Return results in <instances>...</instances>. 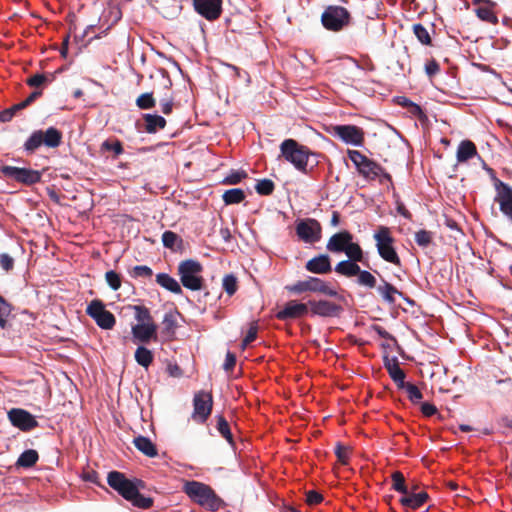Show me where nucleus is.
I'll use <instances>...</instances> for the list:
<instances>
[{"instance_id":"obj_11","label":"nucleus","mask_w":512,"mask_h":512,"mask_svg":"<svg viewBox=\"0 0 512 512\" xmlns=\"http://www.w3.org/2000/svg\"><path fill=\"white\" fill-rule=\"evenodd\" d=\"M213 408V397L210 392L199 391L193 398L192 418L198 423H205L211 415Z\"/></svg>"},{"instance_id":"obj_4","label":"nucleus","mask_w":512,"mask_h":512,"mask_svg":"<svg viewBox=\"0 0 512 512\" xmlns=\"http://www.w3.org/2000/svg\"><path fill=\"white\" fill-rule=\"evenodd\" d=\"M62 132L55 127H49L46 131H34L24 143L27 154H33L42 145L48 148H57L62 143Z\"/></svg>"},{"instance_id":"obj_59","label":"nucleus","mask_w":512,"mask_h":512,"mask_svg":"<svg viewBox=\"0 0 512 512\" xmlns=\"http://www.w3.org/2000/svg\"><path fill=\"white\" fill-rule=\"evenodd\" d=\"M335 454L342 464H347L349 459V449L346 446L338 443L335 448Z\"/></svg>"},{"instance_id":"obj_17","label":"nucleus","mask_w":512,"mask_h":512,"mask_svg":"<svg viewBox=\"0 0 512 512\" xmlns=\"http://www.w3.org/2000/svg\"><path fill=\"white\" fill-rule=\"evenodd\" d=\"M308 307V303H299L291 300L285 304L282 310L277 312L276 318L282 321L301 318L308 313Z\"/></svg>"},{"instance_id":"obj_5","label":"nucleus","mask_w":512,"mask_h":512,"mask_svg":"<svg viewBox=\"0 0 512 512\" xmlns=\"http://www.w3.org/2000/svg\"><path fill=\"white\" fill-rule=\"evenodd\" d=\"M373 238L376 242V248L379 256L396 266H401V260L394 247L395 239L391 230L387 226H379L375 231Z\"/></svg>"},{"instance_id":"obj_56","label":"nucleus","mask_w":512,"mask_h":512,"mask_svg":"<svg viewBox=\"0 0 512 512\" xmlns=\"http://www.w3.org/2000/svg\"><path fill=\"white\" fill-rule=\"evenodd\" d=\"M159 105L163 114L170 115L174 108V98L172 96L164 97L160 99Z\"/></svg>"},{"instance_id":"obj_34","label":"nucleus","mask_w":512,"mask_h":512,"mask_svg":"<svg viewBox=\"0 0 512 512\" xmlns=\"http://www.w3.org/2000/svg\"><path fill=\"white\" fill-rule=\"evenodd\" d=\"M495 5H496L495 2H491L490 4L479 6L475 10L476 15L483 21H486L491 24H497L498 18L493 11V8L495 7Z\"/></svg>"},{"instance_id":"obj_52","label":"nucleus","mask_w":512,"mask_h":512,"mask_svg":"<svg viewBox=\"0 0 512 512\" xmlns=\"http://www.w3.org/2000/svg\"><path fill=\"white\" fill-rule=\"evenodd\" d=\"M105 280L112 290L117 291L120 289L122 278L119 273L115 272L114 270H109L105 273Z\"/></svg>"},{"instance_id":"obj_15","label":"nucleus","mask_w":512,"mask_h":512,"mask_svg":"<svg viewBox=\"0 0 512 512\" xmlns=\"http://www.w3.org/2000/svg\"><path fill=\"white\" fill-rule=\"evenodd\" d=\"M7 417L10 423L23 432H28L38 427V421L25 409L12 408L8 411Z\"/></svg>"},{"instance_id":"obj_16","label":"nucleus","mask_w":512,"mask_h":512,"mask_svg":"<svg viewBox=\"0 0 512 512\" xmlns=\"http://www.w3.org/2000/svg\"><path fill=\"white\" fill-rule=\"evenodd\" d=\"M222 3V0H193L195 11L208 21H215L221 16Z\"/></svg>"},{"instance_id":"obj_53","label":"nucleus","mask_w":512,"mask_h":512,"mask_svg":"<svg viewBox=\"0 0 512 512\" xmlns=\"http://www.w3.org/2000/svg\"><path fill=\"white\" fill-rule=\"evenodd\" d=\"M22 109H24V107L21 106V103H17L7 109H4L0 112V121L4 123L9 122L15 114Z\"/></svg>"},{"instance_id":"obj_46","label":"nucleus","mask_w":512,"mask_h":512,"mask_svg":"<svg viewBox=\"0 0 512 512\" xmlns=\"http://www.w3.org/2000/svg\"><path fill=\"white\" fill-rule=\"evenodd\" d=\"M486 170L488 171V173L491 177V180L493 181V186L496 191L494 201L497 202L499 200V196L503 195L504 189L506 187L507 188H512V187L510 185H508L507 183L503 182L502 180H500L499 178H497L495 171L492 168L487 167Z\"/></svg>"},{"instance_id":"obj_50","label":"nucleus","mask_w":512,"mask_h":512,"mask_svg":"<svg viewBox=\"0 0 512 512\" xmlns=\"http://www.w3.org/2000/svg\"><path fill=\"white\" fill-rule=\"evenodd\" d=\"M133 309L135 311V318L138 321V324L154 323L150 311L147 307L136 305L133 307Z\"/></svg>"},{"instance_id":"obj_9","label":"nucleus","mask_w":512,"mask_h":512,"mask_svg":"<svg viewBox=\"0 0 512 512\" xmlns=\"http://www.w3.org/2000/svg\"><path fill=\"white\" fill-rule=\"evenodd\" d=\"M286 289L294 294H302L304 292H316L321 293L330 297L338 295L337 291L330 287V285L324 280L309 276L305 280L297 281L296 283L289 285Z\"/></svg>"},{"instance_id":"obj_40","label":"nucleus","mask_w":512,"mask_h":512,"mask_svg":"<svg viewBox=\"0 0 512 512\" xmlns=\"http://www.w3.org/2000/svg\"><path fill=\"white\" fill-rule=\"evenodd\" d=\"M216 420H217L216 427H217L218 432L221 434V436L223 438H225L228 441L229 444L233 445L234 444L233 435L231 433L230 425L227 422V420L224 418L223 415H217Z\"/></svg>"},{"instance_id":"obj_14","label":"nucleus","mask_w":512,"mask_h":512,"mask_svg":"<svg viewBox=\"0 0 512 512\" xmlns=\"http://www.w3.org/2000/svg\"><path fill=\"white\" fill-rule=\"evenodd\" d=\"M297 236L306 243H315L321 239L322 227L314 218H307L297 222Z\"/></svg>"},{"instance_id":"obj_39","label":"nucleus","mask_w":512,"mask_h":512,"mask_svg":"<svg viewBox=\"0 0 512 512\" xmlns=\"http://www.w3.org/2000/svg\"><path fill=\"white\" fill-rule=\"evenodd\" d=\"M356 276H357L356 282L359 286L366 287L369 289H373V288L377 287V280L371 272H369L367 270L360 269V272L357 273Z\"/></svg>"},{"instance_id":"obj_41","label":"nucleus","mask_w":512,"mask_h":512,"mask_svg":"<svg viewBox=\"0 0 512 512\" xmlns=\"http://www.w3.org/2000/svg\"><path fill=\"white\" fill-rule=\"evenodd\" d=\"M434 233L425 229L415 232L414 240L421 248H427L433 243Z\"/></svg>"},{"instance_id":"obj_57","label":"nucleus","mask_w":512,"mask_h":512,"mask_svg":"<svg viewBox=\"0 0 512 512\" xmlns=\"http://www.w3.org/2000/svg\"><path fill=\"white\" fill-rule=\"evenodd\" d=\"M48 81V78L45 74H34L32 75L31 77H29L27 80H26V84L30 87H40L41 85H43L44 83H46Z\"/></svg>"},{"instance_id":"obj_45","label":"nucleus","mask_w":512,"mask_h":512,"mask_svg":"<svg viewBox=\"0 0 512 512\" xmlns=\"http://www.w3.org/2000/svg\"><path fill=\"white\" fill-rule=\"evenodd\" d=\"M222 287L229 296H233L239 287L237 277L232 273L226 274L222 280Z\"/></svg>"},{"instance_id":"obj_55","label":"nucleus","mask_w":512,"mask_h":512,"mask_svg":"<svg viewBox=\"0 0 512 512\" xmlns=\"http://www.w3.org/2000/svg\"><path fill=\"white\" fill-rule=\"evenodd\" d=\"M153 275L152 269L146 265H137L131 271V276L138 277H151Z\"/></svg>"},{"instance_id":"obj_2","label":"nucleus","mask_w":512,"mask_h":512,"mask_svg":"<svg viewBox=\"0 0 512 512\" xmlns=\"http://www.w3.org/2000/svg\"><path fill=\"white\" fill-rule=\"evenodd\" d=\"M182 490L194 503L210 511H217L224 506V501L209 485L203 482L186 481Z\"/></svg>"},{"instance_id":"obj_31","label":"nucleus","mask_w":512,"mask_h":512,"mask_svg":"<svg viewBox=\"0 0 512 512\" xmlns=\"http://www.w3.org/2000/svg\"><path fill=\"white\" fill-rule=\"evenodd\" d=\"M156 282L158 285L163 287L164 289L174 293L181 294L182 288L180 284L170 275L166 273H159L156 275Z\"/></svg>"},{"instance_id":"obj_44","label":"nucleus","mask_w":512,"mask_h":512,"mask_svg":"<svg viewBox=\"0 0 512 512\" xmlns=\"http://www.w3.org/2000/svg\"><path fill=\"white\" fill-rule=\"evenodd\" d=\"M101 151H112L114 158L118 157L124 152L123 145L118 139H107L101 144Z\"/></svg>"},{"instance_id":"obj_38","label":"nucleus","mask_w":512,"mask_h":512,"mask_svg":"<svg viewBox=\"0 0 512 512\" xmlns=\"http://www.w3.org/2000/svg\"><path fill=\"white\" fill-rule=\"evenodd\" d=\"M398 389H403L406 391L407 393V397L408 399L413 403V404H418L421 399L423 398V394L422 392L419 390V388L411 383V382H403L402 385H399L398 386Z\"/></svg>"},{"instance_id":"obj_60","label":"nucleus","mask_w":512,"mask_h":512,"mask_svg":"<svg viewBox=\"0 0 512 512\" xmlns=\"http://www.w3.org/2000/svg\"><path fill=\"white\" fill-rule=\"evenodd\" d=\"M439 71L440 65L435 59H431L425 64V73L428 77H434L439 73Z\"/></svg>"},{"instance_id":"obj_19","label":"nucleus","mask_w":512,"mask_h":512,"mask_svg":"<svg viewBox=\"0 0 512 512\" xmlns=\"http://www.w3.org/2000/svg\"><path fill=\"white\" fill-rule=\"evenodd\" d=\"M157 325L155 323L136 324L132 326L131 332L134 341L149 343L157 340Z\"/></svg>"},{"instance_id":"obj_22","label":"nucleus","mask_w":512,"mask_h":512,"mask_svg":"<svg viewBox=\"0 0 512 512\" xmlns=\"http://www.w3.org/2000/svg\"><path fill=\"white\" fill-rule=\"evenodd\" d=\"M429 495L425 491L415 492L407 490V494H403L400 503L407 509H418L422 507L428 500Z\"/></svg>"},{"instance_id":"obj_63","label":"nucleus","mask_w":512,"mask_h":512,"mask_svg":"<svg viewBox=\"0 0 512 512\" xmlns=\"http://www.w3.org/2000/svg\"><path fill=\"white\" fill-rule=\"evenodd\" d=\"M236 364V356L232 352H227L223 368L226 371H231Z\"/></svg>"},{"instance_id":"obj_21","label":"nucleus","mask_w":512,"mask_h":512,"mask_svg":"<svg viewBox=\"0 0 512 512\" xmlns=\"http://www.w3.org/2000/svg\"><path fill=\"white\" fill-rule=\"evenodd\" d=\"M305 269L314 274H328L332 271L331 259L327 254H320L307 261Z\"/></svg>"},{"instance_id":"obj_58","label":"nucleus","mask_w":512,"mask_h":512,"mask_svg":"<svg viewBox=\"0 0 512 512\" xmlns=\"http://www.w3.org/2000/svg\"><path fill=\"white\" fill-rule=\"evenodd\" d=\"M323 501V496L315 490L306 492V503L310 506L318 505Z\"/></svg>"},{"instance_id":"obj_18","label":"nucleus","mask_w":512,"mask_h":512,"mask_svg":"<svg viewBox=\"0 0 512 512\" xmlns=\"http://www.w3.org/2000/svg\"><path fill=\"white\" fill-rule=\"evenodd\" d=\"M310 311L313 315H318L321 317H335L338 316L341 311L342 307L338 304H335L328 300H320V301H313L310 300L308 302Z\"/></svg>"},{"instance_id":"obj_24","label":"nucleus","mask_w":512,"mask_h":512,"mask_svg":"<svg viewBox=\"0 0 512 512\" xmlns=\"http://www.w3.org/2000/svg\"><path fill=\"white\" fill-rule=\"evenodd\" d=\"M376 290L383 301L388 304H394L396 302V295L403 297L401 291L383 278L381 279V284L376 287Z\"/></svg>"},{"instance_id":"obj_51","label":"nucleus","mask_w":512,"mask_h":512,"mask_svg":"<svg viewBox=\"0 0 512 512\" xmlns=\"http://www.w3.org/2000/svg\"><path fill=\"white\" fill-rule=\"evenodd\" d=\"M12 310L11 304L0 296V327L6 329L8 327V316Z\"/></svg>"},{"instance_id":"obj_28","label":"nucleus","mask_w":512,"mask_h":512,"mask_svg":"<svg viewBox=\"0 0 512 512\" xmlns=\"http://www.w3.org/2000/svg\"><path fill=\"white\" fill-rule=\"evenodd\" d=\"M133 443L147 457L153 458L158 455L155 444L148 437L140 435L134 438Z\"/></svg>"},{"instance_id":"obj_6","label":"nucleus","mask_w":512,"mask_h":512,"mask_svg":"<svg viewBox=\"0 0 512 512\" xmlns=\"http://www.w3.org/2000/svg\"><path fill=\"white\" fill-rule=\"evenodd\" d=\"M203 266L200 262L187 259L179 263L178 275L182 285L192 291H198L203 288L204 279L201 276Z\"/></svg>"},{"instance_id":"obj_32","label":"nucleus","mask_w":512,"mask_h":512,"mask_svg":"<svg viewBox=\"0 0 512 512\" xmlns=\"http://www.w3.org/2000/svg\"><path fill=\"white\" fill-rule=\"evenodd\" d=\"M162 243L165 248L180 251L183 248V239L173 231L167 230L162 234Z\"/></svg>"},{"instance_id":"obj_25","label":"nucleus","mask_w":512,"mask_h":512,"mask_svg":"<svg viewBox=\"0 0 512 512\" xmlns=\"http://www.w3.org/2000/svg\"><path fill=\"white\" fill-rule=\"evenodd\" d=\"M179 313L177 311H168L165 313L163 320L161 322V334L166 338L171 339L174 337L176 333V329L178 327L177 324V316Z\"/></svg>"},{"instance_id":"obj_12","label":"nucleus","mask_w":512,"mask_h":512,"mask_svg":"<svg viewBox=\"0 0 512 512\" xmlns=\"http://www.w3.org/2000/svg\"><path fill=\"white\" fill-rule=\"evenodd\" d=\"M330 132L346 144L362 146L365 140L363 129L355 125H334Z\"/></svg>"},{"instance_id":"obj_3","label":"nucleus","mask_w":512,"mask_h":512,"mask_svg":"<svg viewBox=\"0 0 512 512\" xmlns=\"http://www.w3.org/2000/svg\"><path fill=\"white\" fill-rule=\"evenodd\" d=\"M313 153L311 150L292 138L285 139L280 144L279 158L291 163L295 169L303 174L308 173L309 156Z\"/></svg>"},{"instance_id":"obj_30","label":"nucleus","mask_w":512,"mask_h":512,"mask_svg":"<svg viewBox=\"0 0 512 512\" xmlns=\"http://www.w3.org/2000/svg\"><path fill=\"white\" fill-rule=\"evenodd\" d=\"M496 203H498L501 213L512 223V188L506 187Z\"/></svg>"},{"instance_id":"obj_37","label":"nucleus","mask_w":512,"mask_h":512,"mask_svg":"<svg viewBox=\"0 0 512 512\" xmlns=\"http://www.w3.org/2000/svg\"><path fill=\"white\" fill-rule=\"evenodd\" d=\"M349 260H353L355 262H360L369 266L368 263L364 261V252L361 246L358 243L353 242V240L348 245L347 249L344 251Z\"/></svg>"},{"instance_id":"obj_8","label":"nucleus","mask_w":512,"mask_h":512,"mask_svg":"<svg viewBox=\"0 0 512 512\" xmlns=\"http://www.w3.org/2000/svg\"><path fill=\"white\" fill-rule=\"evenodd\" d=\"M350 19L349 11L342 6L336 5L326 7L321 15V22L324 28L334 32H338L348 26Z\"/></svg>"},{"instance_id":"obj_42","label":"nucleus","mask_w":512,"mask_h":512,"mask_svg":"<svg viewBox=\"0 0 512 512\" xmlns=\"http://www.w3.org/2000/svg\"><path fill=\"white\" fill-rule=\"evenodd\" d=\"M136 106L141 110L152 109L156 105V99L154 98L153 92H146L140 94L136 101Z\"/></svg>"},{"instance_id":"obj_29","label":"nucleus","mask_w":512,"mask_h":512,"mask_svg":"<svg viewBox=\"0 0 512 512\" xmlns=\"http://www.w3.org/2000/svg\"><path fill=\"white\" fill-rule=\"evenodd\" d=\"M334 271L341 276L351 278L360 272V266L357 262L347 259L337 263Z\"/></svg>"},{"instance_id":"obj_54","label":"nucleus","mask_w":512,"mask_h":512,"mask_svg":"<svg viewBox=\"0 0 512 512\" xmlns=\"http://www.w3.org/2000/svg\"><path fill=\"white\" fill-rule=\"evenodd\" d=\"M257 333H258V324H257V322H252L250 324V327L247 331L245 338L242 341V347L245 348L250 343H252L257 338Z\"/></svg>"},{"instance_id":"obj_20","label":"nucleus","mask_w":512,"mask_h":512,"mask_svg":"<svg viewBox=\"0 0 512 512\" xmlns=\"http://www.w3.org/2000/svg\"><path fill=\"white\" fill-rule=\"evenodd\" d=\"M352 240V233L347 230L340 231L329 238L326 249L333 253L344 252Z\"/></svg>"},{"instance_id":"obj_10","label":"nucleus","mask_w":512,"mask_h":512,"mask_svg":"<svg viewBox=\"0 0 512 512\" xmlns=\"http://www.w3.org/2000/svg\"><path fill=\"white\" fill-rule=\"evenodd\" d=\"M86 314L102 329L110 330L116 324L113 313L106 310L104 303L99 299H94L89 303L86 308Z\"/></svg>"},{"instance_id":"obj_36","label":"nucleus","mask_w":512,"mask_h":512,"mask_svg":"<svg viewBox=\"0 0 512 512\" xmlns=\"http://www.w3.org/2000/svg\"><path fill=\"white\" fill-rule=\"evenodd\" d=\"M134 357L136 362L144 368H148L154 359L153 353L145 346H138Z\"/></svg>"},{"instance_id":"obj_49","label":"nucleus","mask_w":512,"mask_h":512,"mask_svg":"<svg viewBox=\"0 0 512 512\" xmlns=\"http://www.w3.org/2000/svg\"><path fill=\"white\" fill-rule=\"evenodd\" d=\"M248 174L244 170H232L223 180L222 184L225 185H237L242 180L246 179Z\"/></svg>"},{"instance_id":"obj_7","label":"nucleus","mask_w":512,"mask_h":512,"mask_svg":"<svg viewBox=\"0 0 512 512\" xmlns=\"http://www.w3.org/2000/svg\"><path fill=\"white\" fill-rule=\"evenodd\" d=\"M348 157L356 166L359 174L369 180H375L380 175L387 180H391L389 173L385 172L381 165L369 159L358 150H348Z\"/></svg>"},{"instance_id":"obj_47","label":"nucleus","mask_w":512,"mask_h":512,"mask_svg":"<svg viewBox=\"0 0 512 512\" xmlns=\"http://www.w3.org/2000/svg\"><path fill=\"white\" fill-rule=\"evenodd\" d=\"M255 190L259 195L269 196L275 190V184L271 179H261L255 185Z\"/></svg>"},{"instance_id":"obj_26","label":"nucleus","mask_w":512,"mask_h":512,"mask_svg":"<svg viewBox=\"0 0 512 512\" xmlns=\"http://www.w3.org/2000/svg\"><path fill=\"white\" fill-rule=\"evenodd\" d=\"M478 155L476 145L470 140L460 142L457 149V161L463 163Z\"/></svg>"},{"instance_id":"obj_35","label":"nucleus","mask_w":512,"mask_h":512,"mask_svg":"<svg viewBox=\"0 0 512 512\" xmlns=\"http://www.w3.org/2000/svg\"><path fill=\"white\" fill-rule=\"evenodd\" d=\"M245 192L240 188L226 190L222 195L225 205L239 204L245 199Z\"/></svg>"},{"instance_id":"obj_1","label":"nucleus","mask_w":512,"mask_h":512,"mask_svg":"<svg viewBox=\"0 0 512 512\" xmlns=\"http://www.w3.org/2000/svg\"><path fill=\"white\" fill-rule=\"evenodd\" d=\"M108 485L125 500L140 509H149L153 506V499L142 495L139 491L145 487L140 479H128L124 473L110 471L107 475Z\"/></svg>"},{"instance_id":"obj_64","label":"nucleus","mask_w":512,"mask_h":512,"mask_svg":"<svg viewBox=\"0 0 512 512\" xmlns=\"http://www.w3.org/2000/svg\"><path fill=\"white\" fill-rule=\"evenodd\" d=\"M42 95V90L33 91L24 101L20 102L21 106L26 108Z\"/></svg>"},{"instance_id":"obj_23","label":"nucleus","mask_w":512,"mask_h":512,"mask_svg":"<svg viewBox=\"0 0 512 512\" xmlns=\"http://www.w3.org/2000/svg\"><path fill=\"white\" fill-rule=\"evenodd\" d=\"M383 361L385 369L397 387L402 385V383L405 381L406 375L405 372L400 368L398 359L396 357L389 358L388 356H384Z\"/></svg>"},{"instance_id":"obj_61","label":"nucleus","mask_w":512,"mask_h":512,"mask_svg":"<svg viewBox=\"0 0 512 512\" xmlns=\"http://www.w3.org/2000/svg\"><path fill=\"white\" fill-rule=\"evenodd\" d=\"M0 265L6 271L10 272L14 268V259L7 253L0 254Z\"/></svg>"},{"instance_id":"obj_62","label":"nucleus","mask_w":512,"mask_h":512,"mask_svg":"<svg viewBox=\"0 0 512 512\" xmlns=\"http://www.w3.org/2000/svg\"><path fill=\"white\" fill-rule=\"evenodd\" d=\"M421 412L424 416L430 417L437 413V408L431 403L424 402L421 404Z\"/></svg>"},{"instance_id":"obj_33","label":"nucleus","mask_w":512,"mask_h":512,"mask_svg":"<svg viewBox=\"0 0 512 512\" xmlns=\"http://www.w3.org/2000/svg\"><path fill=\"white\" fill-rule=\"evenodd\" d=\"M38 459V452L34 449H28L21 453L15 465L16 467L31 468L37 463Z\"/></svg>"},{"instance_id":"obj_13","label":"nucleus","mask_w":512,"mask_h":512,"mask_svg":"<svg viewBox=\"0 0 512 512\" xmlns=\"http://www.w3.org/2000/svg\"><path fill=\"white\" fill-rule=\"evenodd\" d=\"M1 172L5 177L25 185H33L41 181V173L29 168L3 166Z\"/></svg>"},{"instance_id":"obj_27","label":"nucleus","mask_w":512,"mask_h":512,"mask_svg":"<svg viewBox=\"0 0 512 512\" xmlns=\"http://www.w3.org/2000/svg\"><path fill=\"white\" fill-rule=\"evenodd\" d=\"M143 120L145 122V131L150 134L164 129L167 123L164 117L150 113L144 114Z\"/></svg>"},{"instance_id":"obj_43","label":"nucleus","mask_w":512,"mask_h":512,"mask_svg":"<svg viewBox=\"0 0 512 512\" xmlns=\"http://www.w3.org/2000/svg\"><path fill=\"white\" fill-rule=\"evenodd\" d=\"M392 489L403 494H407L409 487L406 484L405 477L400 471H394L391 474Z\"/></svg>"},{"instance_id":"obj_48","label":"nucleus","mask_w":512,"mask_h":512,"mask_svg":"<svg viewBox=\"0 0 512 512\" xmlns=\"http://www.w3.org/2000/svg\"><path fill=\"white\" fill-rule=\"evenodd\" d=\"M413 32L418 39V41L423 45H431L432 39L428 30L421 23H417L413 25Z\"/></svg>"}]
</instances>
